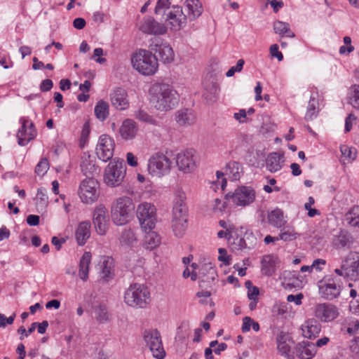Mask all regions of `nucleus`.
I'll list each match as a JSON object with an SVG mask.
<instances>
[{
    "label": "nucleus",
    "instance_id": "nucleus-1",
    "mask_svg": "<svg viewBox=\"0 0 359 359\" xmlns=\"http://www.w3.org/2000/svg\"><path fill=\"white\" fill-rule=\"evenodd\" d=\"M149 100L157 111L166 112L177 105L179 95L170 84L155 83L149 89Z\"/></svg>",
    "mask_w": 359,
    "mask_h": 359
},
{
    "label": "nucleus",
    "instance_id": "nucleus-2",
    "mask_svg": "<svg viewBox=\"0 0 359 359\" xmlns=\"http://www.w3.org/2000/svg\"><path fill=\"white\" fill-rule=\"evenodd\" d=\"M133 68L143 76H153L158 69V62L151 50L139 49L130 59Z\"/></svg>",
    "mask_w": 359,
    "mask_h": 359
},
{
    "label": "nucleus",
    "instance_id": "nucleus-3",
    "mask_svg": "<svg viewBox=\"0 0 359 359\" xmlns=\"http://www.w3.org/2000/svg\"><path fill=\"white\" fill-rule=\"evenodd\" d=\"M135 204L129 196L117 198L111 208V215L113 222L117 226H122L132 219L135 210Z\"/></svg>",
    "mask_w": 359,
    "mask_h": 359
},
{
    "label": "nucleus",
    "instance_id": "nucleus-4",
    "mask_svg": "<svg viewBox=\"0 0 359 359\" xmlns=\"http://www.w3.org/2000/svg\"><path fill=\"white\" fill-rule=\"evenodd\" d=\"M124 302L133 308H144L150 302V292L144 284L130 285L125 291Z\"/></svg>",
    "mask_w": 359,
    "mask_h": 359
},
{
    "label": "nucleus",
    "instance_id": "nucleus-5",
    "mask_svg": "<svg viewBox=\"0 0 359 359\" xmlns=\"http://www.w3.org/2000/svg\"><path fill=\"white\" fill-rule=\"evenodd\" d=\"M126 175V166L123 160L114 158L104 168L103 182L109 187H117L121 185Z\"/></svg>",
    "mask_w": 359,
    "mask_h": 359
},
{
    "label": "nucleus",
    "instance_id": "nucleus-6",
    "mask_svg": "<svg viewBox=\"0 0 359 359\" xmlns=\"http://www.w3.org/2000/svg\"><path fill=\"white\" fill-rule=\"evenodd\" d=\"M172 166V161L166 154L161 151L151 155L147 162V171L155 178H161L170 173Z\"/></svg>",
    "mask_w": 359,
    "mask_h": 359
},
{
    "label": "nucleus",
    "instance_id": "nucleus-7",
    "mask_svg": "<svg viewBox=\"0 0 359 359\" xmlns=\"http://www.w3.org/2000/svg\"><path fill=\"white\" fill-rule=\"evenodd\" d=\"M77 194L84 204L92 205L96 203L100 196L99 182L93 177L85 178L80 182Z\"/></svg>",
    "mask_w": 359,
    "mask_h": 359
},
{
    "label": "nucleus",
    "instance_id": "nucleus-8",
    "mask_svg": "<svg viewBox=\"0 0 359 359\" xmlns=\"http://www.w3.org/2000/svg\"><path fill=\"white\" fill-rule=\"evenodd\" d=\"M137 217L144 231L154 229L157 219L156 210L153 204L147 202L139 204L137 208Z\"/></svg>",
    "mask_w": 359,
    "mask_h": 359
},
{
    "label": "nucleus",
    "instance_id": "nucleus-9",
    "mask_svg": "<svg viewBox=\"0 0 359 359\" xmlns=\"http://www.w3.org/2000/svg\"><path fill=\"white\" fill-rule=\"evenodd\" d=\"M143 339L146 346L149 349L152 355L156 359H163L165 356L161 336L156 329L145 330Z\"/></svg>",
    "mask_w": 359,
    "mask_h": 359
},
{
    "label": "nucleus",
    "instance_id": "nucleus-10",
    "mask_svg": "<svg viewBox=\"0 0 359 359\" xmlns=\"http://www.w3.org/2000/svg\"><path fill=\"white\" fill-rule=\"evenodd\" d=\"M175 163L180 172L190 174L194 172L198 166V158L195 151L187 149L176 154Z\"/></svg>",
    "mask_w": 359,
    "mask_h": 359
},
{
    "label": "nucleus",
    "instance_id": "nucleus-11",
    "mask_svg": "<svg viewBox=\"0 0 359 359\" xmlns=\"http://www.w3.org/2000/svg\"><path fill=\"white\" fill-rule=\"evenodd\" d=\"M93 223L97 234L104 236L107 233L109 229V218L108 210L103 204H99L95 208Z\"/></svg>",
    "mask_w": 359,
    "mask_h": 359
},
{
    "label": "nucleus",
    "instance_id": "nucleus-12",
    "mask_svg": "<svg viewBox=\"0 0 359 359\" xmlns=\"http://www.w3.org/2000/svg\"><path fill=\"white\" fill-rule=\"evenodd\" d=\"M233 203L241 207H245L252 203L256 198L255 190L250 187H239L229 196Z\"/></svg>",
    "mask_w": 359,
    "mask_h": 359
},
{
    "label": "nucleus",
    "instance_id": "nucleus-13",
    "mask_svg": "<svg viewBox=\"0 0 359 359\" xmlns=\"http://www.w3.org/2000/svg\"><path fill=\"white\" fill-rule=\"evenodd\" d=\"M114 147V140L107 135H102L96 146V154L100 160L107 162L112 158Z\"/></svg>",
    "mask_w": 359,
    "mask_h": 359
},
{
    "label": "nucleus",
    "instance_id": "nucleus-14",
    "mask_svg": "<svg viewBox=\"0 0 359 359\" xmlns=\"http://www.w3.org/2000/svg\"><path fill=\"white\" fill-rule=\"evenodd\" d=\"M313 316L318 320L328 323L334 320L339 316L338 309L331 304H317L313 308Z\"/></svg>",
    "mask_w": 359,
    "mask_h": 359
},
{
    "label": "nucleus",
    "instance_id": "nucleus-15",
    "mask_svg": "<svg viewBox=\"0 0 359 359\" xmlns=\"http://www.w3.org/2000/svg\"><path fill=\"white\" fill-rule=\"evenodd\" d=\"M165 15L167 25L173 31L180 30L187 24V16L184 14L182 8L180 6H173L168 11Z\"/></svg>",
    "mask_w": 359,
    "mask_h": 359
},
{
    "label": "nucleus",
    "instance_id": "nucleus-16",
    "mask_svg": "<svg viewBox=\"0 0 359 359\" xmlns=\"http://www.w3.org/2000/svg\"><path fill=\"white\" fill-rule=\"evenodd\" d=\"M345 277L351 280H359V252H351L343 262Z\"/></svg>",
    "mask_w": 359,
    "mask_h": 359
},
{
    "label": "nucleus",
    "instance_id": "nucleus-17",
    "mask_svg": "<svg viewBox=\"0 0 359 359\" xmlns=\"http://www.w3.org/2000/svg\"><path fill=\"white\" fill-rule=\"evenodd\" d=\"M186 199V194L182 190H177L175 192L172 220H188Z\"/></svg>",
    "mask_w": 359,
    "mask_h": 359
},
{
    "label": "nucleus",
    "instance_id": "nucleus-18",
    "mask_svg": "<svg viewBox=\"0 0 359 359\" xmlns=\"http://www.w3.org/2000/svg\"><path fill=\"white\" fill-rule=\"evenodd\" d=\"M150 49L158 55L163 63H171L175 59L173 49L168 43H153L150 45Z\"/></svg>",
    "mask_w": 359,
    "mask_h": 359
},
{
    "label": "nucleus",
    "instance_id": "nucleus-19",
    "mask_svg": "<svg viewBox=\"0 0 359 359\" xmlns=\"http://www.w3.org/2000/svg\"><path fill=\"white\" fill-rule=\"evenodd\" d=\"M322 325L315 318L306 320L301 325L302 336L308 339H314L321 332Z\"/></svg>",
    "mask_w": 359,
    "mask_h": 359
},
{
    "label": "nucleus",
    "instance_id": "nucleus-20",
    "mask_svg": "<svg viewBox=\"0 0 359 359\" xmlns=\"http://www.w3.org/2000/svg\"><path fill=\"white\" fill-rule=\"evenodd\" d=\"M139 29L147 34L160 35L166 32L167 27L154 18H147L141 22Z\"/></svg>",
    "mask_w": 359,
    "mask_h": 359
},
{
    "label": "nucleus",
    "instance_id": "nucleus-21",
    "mask_svg": "<svg viewBox=\"0 0 359 359\" xmlns=\"http://www.w3.org/2000/svg\"><path fill=\"white\" fill-rule=\"evenodd\" d=\"M277 349L284 356L288 357L291 347L294 344L292 337L289 333L280 332L276 338Z\"/></svg>",
    "mask_w": 359,
    "mask_h": 359
},
{
    "label": "nucleus",
    "instance_id": "nucleus-22",
    "mask_svg": "<svg viewBox=\"0 0 359 359\" xmlns=\"http://www.w3.org/2000/svg\"><path fill=\"white\" fill-rule=\"evenodd\" d=\"M111 102L112 105L118 110H123L128 107L129 100L126 90L116 88L111 94Z\"/></svg>",
    "mask_w": 359,
    "mask_h": 359
},
{
    "label": "nucleus",
    "instance_id": "nucleus-23",
    "mask_svg": "<svg viewBox=\"0 0 359 359\" xmlns=\"http://www.w3.org/2000/svg\"><path fill=\"white\" fill-rule=\"evenodd\" d=\"M137 131L136 123L133 120L126 119L122 122L118 133L124 140H131L135 137Z\"/></svg>",
    "mask_w": 359,
    "mask_h": 359
},
{
    "label": "nucleus",
    "instance_id": "nucleus-24",
    "mask_svg": "<svg viewBox=\"0 0 359 359\" xmlns=\"http://www.w3.org/2000/svg\"><path fill=\"white\" fill-rule=\"evenodd\" d=\"M297 355L300 359H311L316 353L317 348L313 343L308 341H302L296 346Z\"/></svg>",
    "mask_w": 359,
    "mask_h": 359
},
{
    "label": "nucleus",
    "instance_id": "nucleus-25",
    "mask_svg": "<svg viewBox=\"0 0 359 359\" xmlns=\"http://www.w3.org/2000/svg\"><path fill=\"white\" fill-rule=\"evenodd\" d=\"M81 170L87 177H93L99 171L98 166L95 163V158L88 154H84L81 157Z\"/></svg>",
    "mask_w": 359,
    "mask_h": 359
},
{
    "label": "nucleus",
    "instance_id": "nucleus-26",
    "mask_svg": "<svg viewBox=\"0 0 359 359\" xmlns=\"http://www.w3.org/2000/svg\"><path fill=\"white\" fill-rule=\"evenodd\" d=\"M102 279L108 281L112 278L113 259L109 257H101L97 265Z\"/></svg>",
    "mask_w": 359,
    "mask_h": 359
},
{
    "label": "nucleus",
    "instance_id": "nucleus-27",
    "mask_svg": "<svg viewBox=\"0 0 359 359\" xmlns=\"http://www.w3.org/2000/svg\"><path fill=\"white\" fill-rule=\"evenodd\" d=\"M279 262V259L276 255H268L264 256L262 260V271L263 274L267 276H272L278 266Z\"/></svg>",
    "mask_w": 359,
    "mask_h": 359
},
{
    "label": "nucleus",
    "instance_id": "nucleus-28",
    "mask_svg": "<svg viewBox=\"0 0 359 359\" xmlns=\"http://www.w3.org/2000/svg\"><path fill=\"white\" fill-rule=\"evenodd\" d=\"M284 161L283 154L273 152L268 155L266 166L269 172H276L281 170Z\"/></svg>",
    "mask_w": 359,
    "mask_h": 359
},
{
    "label": "nucleus",
    "instance_id": "nucleus-29",
    "mask_svg": "<svg viewBox=\"0 0 359 359\" xmlns=\"http://www.w3.org/2000/svg\"><path fill=\"white\" fill-rule=\"evenodd\" d=\"M91 225L90 222L84 221L80 222L76 229L75 236L79 245H83L90 236Z\"/></svg>",
    "mask_w": 359,
    "mask_h": 359
},
{
    "label": "nucleus",
    "instance_id": "nucleus-30",
    "mask_svg": "<svg viewBox=\"0 0 359 359\" xmlns=\"http://www.w3.org/2000/svg\"><path fill=\"white\" fill-rule=\"evenodd\" d=\"M319 291L321 295L327 299H332L340 294V287L334 281L323 283L319 286Z\"/></svg>",
    "mask_w": 359,
    "mask_h": 359
},
{
    "label": "nucleus",
    "instance_id": "nucleus-31",
    "mask_svg": "<svg viewBox=\"0 0 359 359\" xmlns=\"http://www.w3.org/2000/svg\"><path fill=\"white\" fill-rule=\"evenodd\" d=\"M185 6L190 20H196L203 13V5L199 0H186Z\"/></svg>",
    "mask_w": 359,
    "mask_h": 359
},
{
    "label": "nucleus",
    "instance_id": "nucleus-32",
    "mask_svg": "<svg viewBox=\"0 0 359 359\" xmlns=\"http://www.w3.org/2000/svg\"><path fill=\"white\" fill-rule=\"evenodd\" d=\"M91 259V253L90 252H85L80 259L78 276L83 282L87 281L88 279L89 267Z\"/></svg>",
    "mask_w": 359,
    "mask_h": 359
},
{
    "label": "nucleus",
    "instance_id": "nucleus-33",
    "mask_svg": "<svg viewBox=\"0 0 359 359\" xmlns=\"http://www.w3.org/2000/svg\"><path fill=\"white\" fill-rule=\"evenodd\" d=\"M175 119L178 126L182 127L190 126L196 120L194 115L187 109L177 111Z\"/></svg>",
    "mask_w": 359,
    "mask_h": 359
},
{
    "label": "nucleus",
    "instance_id": "nucleus-34",
    "mask_svg": "<svg viewBox=\"0 0 359 359\" xmlns=\"http://www.w3.org/2000/svg\"><path fill=\"white\" fill-rule=\"evenodd\" d=\"M268 222L276 228H280L286 224L283 211L276 208L268 213Z\"/></svg>",
    "mask_w": 359,
    "mask_h": 359
},
{
    "label": "nucleus",
    "instance_id": "nucleus-35",
    "mask_svg": "<svg viewBox=\"0 0 359 359\" xmlns=\"http://www.w3.org/2000/svg\"><path fill=\"white\" fill-rule=\"evenodd\" d=\"M145 235L143 246L149 250H153L161 244V237L155 231H148Z\"/></svg>",
    "mask_w": 359,
    "mask_h": 359
},
{
    "label": "nucleus",
    "instance_id": "nucleus-36",
    "mask_svg": "<svg viewBox=\"0 0 359 359\" xmlns=\"http://www.w3.org/2000/svg\"><path fill=\"white\" fill-rule=\"evenodd\" d=\"M120 243L124 247H133L137 243L136 233L131 229H124L119 238Z\"/></svg>",
    "mask_w": 359,
    "mask_h": 359
},
{
    "label": "nucleus",
    "instance_id": "nucleus-37",
    "mask_svg": "<svg viewBox=\"0 0 359 359\" xmlns=\"http://www.w3.org/2000/svg\"><path fill=\"white\" fill-rule=\"evenodd\" d=\"M279 239L285 242H290L297 239L300 233L296 231L295 229L291 226L283 227L279 233Z\"/></svg>",
    "mask_w": 359,
    "mask_h": 359
},
{
    "label": "nucleus",
    "instance_id": "nucleus-38",
    "mask_svg": "<svg viewBox=\"0 0 359 359\" xmlns=\"http://www.w3.org/2000/svg\"><path fill=\"white\" fill-rule=\"evenodd\" d=\"M273 31L276 34L283 36L286 35L287 37H294V34L290 31V25L287 22L280 20H276L273 25Z\"/></svg>",
    "mask_w": 359,
    "mask_h": 359
},
{
    "label": "nucleus",
    "instance_id": "nucleus-39",
    "mask_svg": "<svg viewBox=\"0 0 359 359\" xmlns=\"http://www.w3.org/2000/svg\"><path fill=\"white\" fill-rule=\"evenodd\" d=\"M345 219L350 226L359 227V205L352 207L346 214Z\"/></svg>",
    "mask_w": 359,
    "mask_h": 359
},
{
    "label": "nucleus",
    "instance_id": "nucleus-40",
    "mask_svg": "<svg viewBox=\"0 0 359 359\" xmlns=\"http://www.w3.org/2000/svg\"><path fill=\"white\" fill-rule=\"evenodd\" d=\"M95 114L98 119L105 120L109 114V104L107 102L103 100L99 101L95 107Z\"/></svg>",
    "mask_w": 359,
    "mask_h": 359
},
{
    "label": "nucleus",
    "instance_id": "nucleus-41",
    "mask_svg": "<svg viewBox=\"0 0 359 359\" xmlns=\"http://www.w3.org/2000/svg\"><path fill=\"white\" fill-rule=\"evenodd\" d=\"M188 220H172V230L177 237H182L184 235L187 229Z\"/></svg>",
    "mask_w": 359,
    "mask_h": 359
},
{
    "label": "nucleus",
    "instance_id": "nucleus-42",
    "mask_svg": "<svg viewBox=\"0 0 359 359\" xmlns=\"http://www.w3.org/2000/svg\"><path fill=\"white\" fill-rule=\"evenodd\" d=\"M318 105V100L316 98L311 97L310 100L309 102V105L307 107L306 113L305 114L306 120L310 121L317 116Z\"/></svg>",
    "mask_w": 359,
    "mask_h": 359
},
{
    "label": "nucleus",
    "instance_id": "nucleus-43",
    "mask_svg": "<svg viewBox=\"0 0 359 359\" xmlns=\"http://www.w3.org/2000/svg\"><path fill=\"white\" fill-rule=\"evenodd\" d=\"M348 98L351 106L359 109V85H354L350 88Z\"/></svg>",
    "mask_w": 359,
    "mask_h": 359
},
{
    "label": "nucleus",
    "instance_id": "nucleus-44",
    "mask_svg": "<svg viewBox=\"0 0 359 359\" xmlns=\"http://www.w3.org/2000/svg\"><path fill=\"white\" fill-rule=\"evenodd\" d=\"M34 134L27 133V129L25 124L22 126V128L18 130V144L22 146L26 145L31 140L34 138Z\"/></svg>",
    "mask_w": 359,
    "mask_h": 359
},
{
    "label": "nucleus",
    "instance_id": "nucleus-45",
    "mask_svg": "<svg viewBox=\"0 0 359 359\" xmlns=\"http://www.w3.org/2000/svg\"><path fill=\"white\" fill-rule=\"evenodd\" d=\"M95 319L100 323H106L109 319V314L107 311V309L102 306H98L95 308Z\"/></svg>",
    "mask_w": 359,
    "mask_h": 359
},
{
    "label": "nucleus",
    "instance_id": "nucleus-46",
    "mask_svg": "<svg viewBox=\"0 0 359 359\" xmlns=\"http://www.w3.org/2000/svg\"><path fill=\"white\" fill-rule=\"evenodd\" d=\"M36 206L39 208L43 209L48 205V196L46 189L41 187L37 190L36 194Z\"/></svg>",
    "mask_w": 359,
    "mask_h": 359
},
{
    "label": "nucleus",
    "instance_id": "nucleus-47",
    "mask_svg": "<svg viewBox=\"0 0 359 359\" xmlns=\"http://www.w3.org/2000/svg\"><path fill=\"white\" fill-rule=\"evenodd\" d=\"M340 149L342 156L346 158L348 162H352L356 158L358 152L355 148L343 145Z\"/></svg>",
    "mask_w": 359,
    "mask_h": 359
},
{
    "label": "nucleus",
    "instance_id": "nucleus-48",
    "mask_svg": "<svg viewBox=\"0 0 359 359\" xmlns=\"http://www.w3.org/2000/svg\"><path fill=\"white\" fill-rule=\"evenodd\" d=\"M226 208V203L219 198L214 199L212 203L211 208L214 213L222 214Z\"/></svg>",
    "mask_w": 359,
    "mask_h": 359
},
{
    "label": "nucleus",
    "instance_id": "nucleus-49",
    "mask_svg": "<svg viewBox=\"0 0 359 359\" xmlns=\"http://www.w3.org/2000/svg\"><path fill=\"white\" fill-rule=\"evenodd\" d=\"M49 169V163L46 158H43L41 159V161L38 163L35 168V172L38 175L43 176L44 175L46 172Z\"/></svg>",
    "mask_w": 359,
    "mask_h": 359
},
{
    "label": "nucleus",
    "instance_id": "nucleus-50",
    "mask_svg": "<svg viewBox=\"0 0 359 359\" xmlns=\"http://www.w3.org/2000/svg\"><path fill=\"white\" fill-rule=\"evenodd\" d=\"M134 116L137 119H138L141 121L149 123L151 124L155 123V120L151 116H149L146 111H144L142 109L137 110L135 112Z\"/></svg>",
    "mask_w": 359,
    "mask_h": 359
},
{
    "label": "nucleus",
    "instance_id": "nucleus-51",
    "mask_svg": "<svg viewBox=\"0 0 359 359\" xmlns=\"http://www.w3.org/2000/svg\"><path fill=\"white\" fill-rule=\"evenodd\" d=\"M314 199L312 196H309L308 198V201L304 204V208L308 211V216L310 217H313L316 215H319L320 212L315 209L311 208L312 205L314 204Z\"/></svg>",
    "mask_w": 359,
    "mask_h": 359
},
{
    "label": "nucleus",
    "instance_id": "nucleus-52",
    "mask_svg": "<svg viewBox=\"0 0 359 359\" xmlns=\"http://www.w3.org/2000/svg\"><path fill=\"white\" fill-rule=\"evenodd\" d=\"M244 60L243 59H240L237 61V64L235 67H231L226 73V76L227 77H231L234 75L236 72H240L243 68Z\"/></svg>",
    "mask_w": 359,
    "mask_h": 359
},
{
    "label": "nucleus",
    "instance_id": "nucleus-53",
    "mask_svg": "<svg viewBox=\"0 0 359 359\" xmlns=\"http://www.w3.org/2000/svg\"><path fill=\"white\" fill-rule=\"evenodd\" d=\"M212 92H206L205 93V97L206 100L212 103L215 102L217 100V94L218 93L219 88L218 86L216 84H213L211 88Z\"/></svg>",
    "mask_w": 359,
    "mask_h": 359
},
{
    "label": "nucleus",
    "instance_id": "nucleus-54",
    "mask_svg": "<svg viewBox=\"0 0 359 359\" xmlns=\"http://www.w3.org/2000/svg\"><path fill=\"white\" fill-rule=\"evenodd\" d=\"M356 121L357 117L354 114H348V116L345 119V133L351 131L353 125L356 123Z\"/></svg>",
    "mask_w": 359,
    "mask_h": 359
},
{
    "label": "nucleus",
    "instance_id": "nucleus-55",
    "mask_svg": "<svg viewBox=\"0 0 359 359\" xmlns=\"http://www.w3.org/2000/svg\"><path fill=\"white\" fill-rule=\"evenodd\" d=\"M287 305L285 303L276 304L273 308V312L280 316H283L287 313Z\"/></svg>",
    "mask_w": 359,
    "mask_h": 359
},
{
    "label": "nucleus",
    "instance_id": "nucleus-56",
    "mask_svg": "<svg viewBox=\"0 0 359 359\" xmlns=\"http://www.w3.org/2000/svg\"><path fill=\"white\" fill-rule=\"evenodd\" d=\"M170 6V2L168 0H158L155 8L156 14L161 13V11H163L165 9L168 8Z\"/></svg>",
    "mask_w": 359,
    "mask_h": 359
},
{
    "label": "nucleus",
    "instance_id": "nucleus-57",
    "mask_svg": "<svg viewBox=\"0 0 359 359\" xmlns=\"http://www.w3.org/2000/svg\"><path fill=\"white\" fill-rule=\"evenodd\" d=\"M15 314L13 313L8 318H6L5 315L0 313V327H4L6 325H11L13 323Z\"/></svg>",
    "mask_w": 359,
    "mask_h": 359
},
{
    "label": "nucleus",
    "instance_id": "nucleus-58",
    "mask_svg": "<svg viewBox=\"0 0 359 359\" xmlns=\"http://www.w3.org/2000/svg\"><path fill=\"white\" fill-rule=\"evenodd\" d=\"M219 254L218 260L222 262L225 265H229L230 264V259L226 250L224 248H219Z\"/></svg>",
    "mask_w": 359,
    "mask_h": 359
},
{
    "label": "nucleus",
    "instance_id": "nucleus-59",
    "mask_svg": "<svg viewBox=\"0 0 359 359\" xmlns=\"http://www.w3.org/2000/svg\"><path fill=\"white\" fill-rule=\"evenodd\" d=\"M270 53L272 57H276L278 61H282L283 59V54L278 50V46L277 44H273L269 48Z\"/></svg>",
    "mask_w": 359,
    "mask_h": 359
},
{
    "label": "nucleus",
    "instance_id": "nucleus-60",
    "mask_svg": "<svg viewBox=\"0 0 359 359\" xmlns=\"http://www.w3.org/2000/svg\"><path fill=\"white\" fill-rule=\"evenodd\" d=\"M359 329V321L358 320H353L348 323L347 327V332L349 334H354Z\"/></svg>",
    "mask_w": 359,
    "mask_h": 359
},
{
    "label": "nucleus",
    "instance_id": "nucleus-61",
    "mask_svg": "<svg viewBox=\"0 0 359 359\" xmlns=\"http://www.w3.org/2000/svg\"><path fill=\"white\" fill-rule=\"evenodd\" d=\"M205 271L208 272L209 274L208 280H213L215 278L216 271L213 267L210 265H205L201 269V273L203 274Z\"/></svg>",
    "mask_w": 359,
    "mask_h": 359
},
{
    "label": "nucleus",
    "instance_id": "nucleus-62",
    "mask_svg": "<svg viewBox=\"0 0 359 359\" xmlns=\"http://www.w3.org/2000/svg\"><path fill=\"white\" fill-rule=\"evenodd\" d=\"M304 296L302 293H299L297 295L289 294L287 297V301L288 302H294L296 305H300L302 304V300Z\"/></svg>",
    "mask_w": 359,
    "mask_h": 359
},
{
    "label": "nucleus",
    "instance_id": "nucleus-63",
    "mask_svg": "<svg viewBox=\"0 0 359 359\" xmlns=\"http://www.w3.org/2000/svg\"><path fill=\"white\" fill-rule=\"evenodd\" d=\"M127 163L132 167H136L138 165L137 157L131 152L126 154Z\"/></svg>",
    "mask_w": 359,
    "mask_h": 359
},
{
    "label": "nucleus",
    "instance_id": "nucleus-64",
    "mask_svg": "<svg viewBox=\"0 0 359 359\" xmlns=\"http://www.w3.org/2000/svg\"><path fill=\"white\" fill-rule=\"evenodd\" d=\"M349 307L352 313L359 315V294L358 299L350 302Z\"/></svg>",
    "mask_w": 359,
    "mask_h": 359
}]
</instances>
